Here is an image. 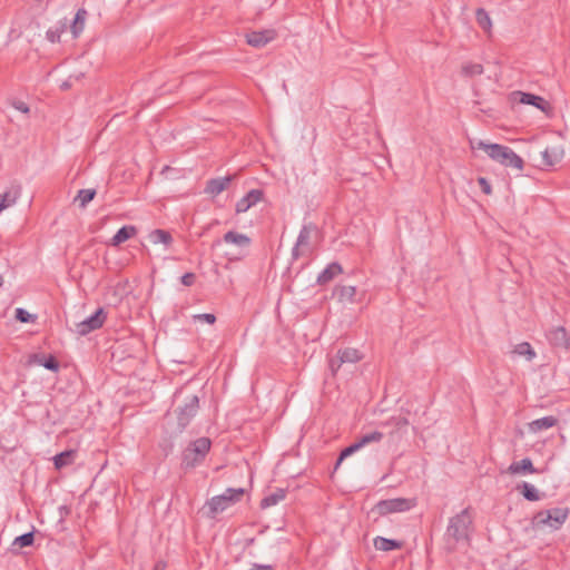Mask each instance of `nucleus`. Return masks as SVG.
Segmentation results:
<instances>
[{"mask_svg": "<svg viewBox=\"0 0 570 570\" xmlns=\"http://www.w3.org/2000/svg\"><path fill=\"white\" fill-rule=\"evenodd\" d=\"M469 146L473 151H484L490 159L504 167H510L517 170H522L524 167L523 159L508 146L487 142L475 138H469Z\"/></svg>", "mask_w": 570, "mask_h": 570, "instance_id": "f257e3e1", "label": "nucleus"}, {"mask_svg": "<svg viewBox=\"0 0 570 570\" xmlns=\"http://www.w3.org/2000/svg\"><path fill=\"white\" fill-rule=\"evenodd\" d=\"M569 515L568 508H552L548 510H541L532 518V525L534 528H549L551 530H558L567 521Z\"/></svg>", "mask_w": 570, "mask_h": 570, "instance_id": "f03ea898", "label": "nucleus"}, {"mask_svg": "<svg viewBox=\"0 0 570 570\" xmlns=\"http://www.w3.org/2000/svg\"><path fill=\"white\" fill-rule=\"evenodd\" d=\"M472 525V517L470 514L469 509L462 510L459 514L452 517L450 519L448 529H446V537L448 540H452L453 543H456L459 541L468 540L470 529Z\"/></svg>", "mask_w": 570, "mask_h": 570, "instance_id": "7ed1b4c3", "label": "nucleus"}, {"mask_svg": "<svg viewBox=\"0 0 570 570\" xmlns=\"http://www.w3.org/2000/svg\"><path fill=\"white\" fill-rule=\"evenodd\" d=\"M212 442L208 438H199L191 442L183 452L181 465L191 469L198 465L209 452Z\"/></svg>", "mask_w": 570, "mask_h": 570, "instance_id": "20e7f679", "label": "nucleus"}, {"mask_svg": "<svg viewBox=\"0 0 570 570\" xmlns=\"http://www.w3.org/2000/svg\"><path fill=\"white\" fill-rule=\"evenodd\" d=\"M244 495V489L228 488L223 494L213 497L208 502V515L215 518L218 513L225 511L229 505L238 502Z\"/></svg>", "mask_w": 570, "mask_h": 570, "instance_id": "39448f33", "label": "nucleus"}, {"mask_svg": "<svg viewBox=\"0 0 570 570\" xmlns=\"http://www.w3.org/2000/svg\"><path fill=\"white\" fill-rule=\"evenodd\" d=\"M415 507L414 499L394 498L379 501L371 510L376 517H385L391 513L405 512Z\"/></svg>", "mask_w": 570, "mask_h": 570, "instance_id": "423d86ee", "label": "nucleus"}, {"mask_svg": "<svg viewBox=\"0 0 570 570\" xmlns=\"http://www.w3.org/2000/svg\"><path fill=\"white\" fill-rule=\"evenodd\" d=\"M317 232V228L314 224H305L299 230V234L297 236L296 243L294 247L292 248V258L294 261L303 257L308 256L312 254L313 247H312V235Z\"/></svg>", "mask_w": 570, "mask_h": 570, "instance_id": "0eeeda50", "label": "nucleus"}, {"mask_svg": "<svg viewBox=\"0 0 570 570\" xmlns=\"http://www.w3.org/2000/svg\"><path fill=\"white\" fill-rule=\"evenodd\" d=\"M199 409V400L196 395H190L186 399L184 405H179L175 411L177 414V422L179 431H183L197 414Z\"/></svg>", "mask_w": 570, "mask_h": 570, "instance_id": "6e6552de", "label": "nucleus"}, {"mask_svg": "<svg viewBox=\"0 0 570 570\" xmlns=\"http://www.w3.org/2000/svg\"><path fill=\"white\" fill-rule=\"evenodd\" d=\"M106 321V313L104 308H98L95 314L87 317L76 325V331L79 335H87L90 332L100 328Z\"/></svg>", "mask_w": 570, "mask_h": 570, "instance_id": "1a4fd4ad", "label": "nucleus"}, {"mask_svg": "<svg viewBox=\"0 0 570 570\" xmlns=\"http://www.w3.org/2000/svg\"><path fill=\"white\" fill-rule=\"evenodd\" d=\"M276 38L277 31L275 29L249 31L245 35L247 45L254 48H263L267 43L274 41Z\"/></svg>", "mask_w": 570, "mask_h": 570, "instance_id": "9d476101", "label": "nucleus"}, {"mask_svg": "<svg viewBox=\"0 0 570 570\" xmlns=\"http://www.w3.org/2000/svg\"><path fill=\"white\" fill-rule=\"evenodd\" d=\"M509 101L511 104L531 105L542 111H544L547 107V101L542 97L519 90L512 91L509 95Z\"/></svg>", "mask_w": 570, "mask_h": 570, "instance_id": "9b49d317", "label": "nucleus"}, {"mask_svg": "<svg viewBox=\"0 0 570 570\" xmlns=\"http://www.w3.org/2000/svg\"><path fill=\"white\" fill-rule=\"evenodd\" d=\"M222 242H224L226 244L236 245L239 248H247V247H249V245L252 243L250 238L247 235L237 233L235 230L227 232L223 236L222 240L220 239L215 240L214 246H218Z\"/></svg>", "mask_w": 570, "mask_h": 570, "instance_id": "f8f14e48", "label": "nucleus"}, {"mask_svg": "<svg viewBox=\"0 0 570 570\" xmlns=\"http://www.w3.org/2000/svg\"><path fill=\"white\" fill-rule=\"evenodd\" d=\"M263 197V191L259 189H252L249 190L242 199H239L236 203V213H245L247 212L252 206L257 204Z\"/></svg>", "mask_w": 570, "mask_h": 570, "instance_id": "ddd939ff", "label": "nucleus"}, {"mask_svg": "<svg viewBox=\"0 0 570 570\" xmlns=\"http://www.w3.org/2000/svg\"><path fill=\"white\" fill-rule=\"evenodd\" d=\"M234 177L235 176L229 175L225 177L209 179L206 184L205 193L212 196L219 195L229 186Z\"/></svg>", "mask_w": 570, "mask_h": 570, "instance_id": "4468645a", "label": "nucleus"}, {"mask_svg": "<svg viewBox=\"0 0 570 570\" xmlns=\"http://www.w3.org/2000/svg\"><path fill=\"white\" fill-rule=\"evenodd\" d=\"M547 337L549 342L554 346L568 347L570 345L568 333L562 326L550 330Z\"/></svg>", "mask_w": 570, "mask_h": 570, "instance_id": "2eb2a0df", "label": "nucleus"}, {"mask_svg": "<svg viewBox=\"0 0 570 570\" xmlns=\"http://www.w3.org/2000/svg\"><path fill=\"white\" fill-rule=\"evenodd\" d=\"M558 424V419L553 415L544 416L541 419L533 420L528 424V430L531 433H539L544 430H549Z\"/></svg>", "mask_w": 570, "mask_h": 570, "instance_id": "dca6fc26", "label": "nucleus"}, {"mask_svg": "<svg viewBox=\"0 0 570 570\" xmlns=\"http://www.w3.org/2000/svg\"><path fill=\"white\" fill-rule=\"evenodd\" d=\"M508 472L510 474H533L538 470L529 458H524L521 461L512 462L508 468Z\"/></svg>", "mask_w": 570, "mask_h": 570, "instance_id": "f3484780", "label": "nucleus"}, {"mask_svg": "<svg viewBox=\"0 0 570 570\" xmlns=\"http://www.w3.org/2000/svg\"><path fill=\"white\" fill-rule=\"evenodd\" d=\"M87 17L88 11L85 8H80L77 10L75 18L70 24V31L73 38H78L79 35L83 31Z\"/></svg>", "mask_w": 570, "mask_h": 570, "instance_id": "a211bd4d", "label": "nucleus"}, {"mask_svg": "<svg viewBox=\"0 0 570 570\" xmlns=\"http://www.w3.org/2000/svg\"><path fill=\"white\" fill-rule=\"evenodd\" d=\"M382 428H391V435L405 431L409 425V420L405 416H392L380 424Z\"/></svg>", "mask_w": 570, "mask_h": 570, "instance_id": "6ab92c4d", "label": "nucleus"}, {"mask_svg": "<svg viewBox=\"0 0 570 570\" xmlns=\"http://www.w3.org/2000/svg\"><path fill=\"white\" fill-rule=\"evenodd\" d=\"M20 186H12L9 190L0 195V213L12 206L20 196Z\"/></svg>", "mask_w": 570, "mask_h": 570, "instance_id": "aec40b11", "label": "nucleus"}, {"mask_svg": "<svg viewBox=\"0 0 570 570\" xmlns=\"http://www.w3.org/2000/svg\"><path fill=\"white\" fill-rule=\"evenodd\" d=\"M342 272L343 268L338 263H331L322 273H320V275L317 276V283L320 285H325L330 283L335 276L340 275Z\"/></svg>", "mask_w": 570, "mask_h": 570, "instance_id": "412c9836", "label": "nucleus"}, {"mask_svg": "<svg viewBox=\"0 0 570 570\" xmlns=\"http://www.w3.org/2000/svg\"><path fill=\"white\" fill-rule=\"evenodd\" d=\"M334 294L337 296L340 302L354 303L356 296L355 286H337Z\"/></svg>", "mask_w": 570, "mask_h": 570, "instance_id": "4be33fe9", "label": "nucleus"}, {"mask_svg": "<svg viewBox=\"0 0 570 570\" xmlns=\"http://www.w3.org/2000/svg\"><path fill=\"white\" fill-rule=\"evenodd\" d=\"M374 547L380 551H392L400 549L402 547V542L384 537H376L374 539Z\"/></svg>", "mask_w": 570, "mask_h": 570, "instance_id": "5701e85b", "label": "nucleus"}, {"mask_svg": "<svg viewBox=\"0 0 570 570\" xmlns=\"http://www.w3.org/2000/svg\"><path fill=\"white\" fill-rule=\"evenodd\" d=\"M75 458H76V451H73V450H67V451H63V452L57 454L53 458V463H55L56 469H62L65 466L72 464L75 461Z\"/></svg>", "mask_w": 570, "mask_h": 570, "instance_id": "b1692460", "label": "nucleus"}, {"mask_svg": "<svg viewBox=\"0 0 570 570\" xmlns=\"http://www.w3.org/2000/svg\"><path fill=\"white\" fill-rule=\"evenodd\" d=\"M67 28L68 21L67 19H63L59 21L56 27L48 29L46 37L52 43L59 42L61 35L67 30Z\"/></svg>", "mask_w": 570, "mask_h": 570, "instance_id": "393cba45", "label": "nucleus"}, {"mask_svg": "<svg viewBox=\"0 0 570 570\" xmlns=\"http://www.w3.org/2000/svg\"><path fill=\"white\" fill-rule=\"evenodd\" d=\"M35 535L33 532H28L22 535L17 537L11 543V551L17 553L20 549L30 547L33 543Z\"/></svg>", "mask_w": 570, "mask_h": 570, "instance_id": "a878e982", "label": "nucleus"}, {"mask_svg": "<svg viewBox=\"0 0 570 570\" xmlns=\"http://www.w3.org/2000/svg\"><path fill=\"white\" fill-rule=\"evenodd\" d=\"M512 354L523 356L527 361L531 362L537 353L528 342H522L520 344H517L514 348L512 350Z\"/></svg>", "mask_w": 570, "mask_h": 570, "instance_id": "bb28decb", "label": "nucleus"}, {"mask_svg": "<svg viewBox=\"0 0 570 570\" xmlns=\"http://www.w3.org/2000/svg\"><path fill=\"white\" fill-rule=\"evenodd\" d=\"M338 355L341 357V362L344 363H356L362 360L363 355L361 352L353 347H346L343 350H340Z\"/></svg>", "mask_w": 570, "mask_h": 570, "instance_id": "cd10ccee", "label": "nucleus"}, {"mask_svg": "<svg viewBox=\"0 0 570 570\" xmlns=\"http://www.w3.org/2000/svg\"><path fill=\"white\" fill-rule=\"evenodd\" d=\"M285 497H286V491L284 489H277L275 492L266 495L261 501V507L263 509H265V508H269V507L276 505L278 502L284 500Z\"/></svg>", "mask_w": 570, "mask_h": 570, "instance_id": "c85d7f7f", "label": "nucleus"}, {"mask_svg": "<svg viewBox=\"0 0 570 570\" xmlns=\"http://www.w3.org/2000/svg\"><path fill=\"white\" fill-rule=\"evenodd\" d=\"M149 240L153 244H164L166 246L170 245L173 242V237L169 232L165 229H155L149 234Z\"/></svg>", "mask_w": 570, "mask_h": 570, "instance_id": "c756f323", "label": "nucleus"}, {"mask_svg": "<svg viewBox=\"0 0 570 570\" xmlns=\"http://www.w3.org/2000/svg\"><path fill=\"white\" fill-rule=\"evenodd\" d=\"M135 234L136 228L134 226H124L112 237V245H120L121 243L131 238Z\"/></svg>", "mask_w": 570, "mask_h": 570, "instance_id": "7c9ffc66", "label": "nucleus"}, {"mask_svg": "<svg viewBox=\"0 0 570 570\" xmlns=\"http://www.w3.org/2000/svg\"><path fill=\"white\" fill-rule=\"evenodd\" d=\"M384 434L380 431H372L363 434L357 441H355L362 449L372 443H380L383 440Z\"/></svg>", "mask_w": 570, "mask_h": 570, "instance_id": "2f4dec72", "label": "nucleus"}, {"mask_svg": "<svg viewBox=\"0 0 570 570\" xmlns=\"http://www.w3.org/2000/svg\"><path fill=\"white\" fill-rule=\"evenodd\" d=\"M475 20L478 22V24L484 30V31H488L490 30L491 26H492V21H491V18L489 16V13L485 11V9L483 8H478L475 10Z\"/></svg>", "mask_w": 570, "mask_h": 570, "instance_id": "473e14b6", "label": "nucleus"}, {"mask_svg": "<svg viewBox=\"0 0 570 570\" xmlns=\"http://www.w3.org/2000/svg\"><path fill=\"white\" fill-rule=\"evenodd\" d=\"M562 157V153H559L556 148H547L542 153L543 163L547 166H553Z\"/></svg>", "mask_w": 570, "mask_h": 570, "instance_id": "72a5a7b5", "label": "nucleus"}, {"mask_svg": "<svg viewBox=\"0 0 570 570\" xmlns=\"http://www.w3.org/2000/svg\"><path fill=\"white\" fill-rule=\"evenodd\" d=\"M521 493L529 501H538L540 499L538 490L527 482L522 483Z\"/></svg>", "mask_w": 570, "mask_h": 570, "instance_id": "f704fd0d", "label": "nucleus"}, {"mask_svg": "<svg viewBox=\"0 0 570 570\" xmlns=\"http://www.w3.org/2000/svg\"><path fill=\"white\" fill-rule=\"evenodd\" d=\"M96 195L95 189H80L76 197V200L79 202L81 207H86L88 203H90Z\"/></svg>", "mask_w": 570, "mask_h": 570, "instance_id": "c9c22d12", "label": "nucleus"}, {"mask_svg": "<svg viewBox=\"0 0 570 570\" xmlns=\"http://www.w3.org/2000/svg\"><path fill=\"white\" fill-rule=\"evenodd\" d=\"M35 357H36L38 364L42 365L47 370H50V371H53V372H57L59 370V362L52 355H50L45 361L39 358L37 355Z\"/></svg>", "mask_w": 570, "mask_h": 570, "instance_id": "e433bc0d", "label": "nucleus"}, {"mask_svg": "<svg viewBox=\"0 0 570 570\" xmlns=\"http://www.w3.org/2000/svg\"><path fill=\"white\" fill-rule=\"evenodd\" d=\"M361 448L358 446V444L356 442L352 443L350 446L345 448L338 459H337V462H336V465H335V469H337V466L342 463L343 460H345L347 456L354 454L355 452L360 451Z\"/></svg>", "mask_w": 570, "mask_h": 570, "instance_id": "4c0bfd02", "label": "nucleus"}, {"mask_svg": "<svg viewBox=\"0 0 570 570\" xmlns=\"http://www.w3.org/2000/svg\"><path fill=\"white\" fill-rule=\"evenodd\" d=\"M16 318L21 323L35 322L37 316L30 314L28 311L19 307L16 309Z\"/></svg>", "mask_w": 570, "mask_h": 570, "instance_id": "58836bf2", "label": "nucleus"}, {"mask_svg": "<svg viewBox=\"0 0 570 570\" xmlns=\"http://www.w3.org/2000/svg\"><path fill=\"white\" fill-rule=\"evenodd\" d=\"M195 321L198 322H206L208 324H214L216 322V316L210 313H204V314H196L193 316Z\"/></svg>", "mask_w": 570, "mask_h": 570, "instance_id": "ea45409f", "label": "nucleus"}, {"mask_svg": "<svg viewBox=\"0 0 570 570\" xmlns=\"http://www.w3.org/2000/svg\"><path fill=\"white\" fill-rule=\"evenodd\" d=\"M478 184L481 188V190L485 194V195H490L492 193V188H491V185L489 183V180L484 177H479L478 178Z\"/></svg>", "mask_w": 570, "mask_h": 570, "instance_id": "a19ab883", "label": "nucleus"}, {"mask_svg": "<svg viewBox=\"0 0 570 570\" xmlns=\"http://www.w3.org/2000/svg\"><path fill=\"white\" fill-rule=\"evenodd\" d=\"M11 106L23 114H29L30 111L28 105L21 100H12Z\"/></svg>", "mask_w": 570, "mask_h": 570, "instance_id": "79ce46f5", "label": "nucleus"}, {"mask_svg": "<svg viewBox=\"0 0 570 570\" xmlns=\"http://www.w3.org/2000/svg\"><path fill=\"white\" fill-rule=\"evenodd\" d=\"M342 364H344V362H341V357L337 354L336 357H334L330 361V368H331L332 373L335 374L338 371V368L342 366Z\"/></svg>", "mask_w": 570, "mask_h": 570, "instance_id": "37998d69", "label": "nucleus"}, {"mask_svg": "<svg viewBox=\"0 0 570 570\" xmlns=\"http://www.w3.org/2000/svg\"><path fill=\"white\" fill-rule=\"evenodd\" d=\"M196 275L194 273H186L181 276L180 281L185 286H191L195 283Z\"/></svg>", "mask_w": 570, "mask_h": 570, "instance_id": "c03bdc74", "label": "nucleus"}, {"mask_svg": "<svg viewBox=\"0 0 570 570\" xmlns=\"http://www.w3.org/2000/svg\"><path fill=\"white\" fill-rule=\"evenodd\" d=\"M72 79H75L76 81H78L80 79V77H69V79L67 81H63L60 83V89L61 90H68L71 86H72Z\"/></svg>", "mask_w": 570, "mask_h": 570, "instance_id": "a18cd8bd", "label": "nucleus"}, {"mask_svg": "<svg viewBox=\"0 0 570 570\" xmlns=\"http://www.w3.org/2000/svg\"><path fill=\"white\" fill-rule=\"evenodd\" d=\"M249 570H274V568L271 564L255 563Z\"/></svg>", "mask_w": 570, "mask_h": 570, "instance_id": "49530a36", "label": "nucleus"}, {"mask_svg": "<svg viewBox=\"0 0 570 570\" xmlns=\"http://www.w3.org/2000/svg\"><path fill=\"white\" fill-rule=\"evenodd\" d=\"M462 71H464V72H468V71H482V66L476 65V66H474L473 68H470V67H468V66H464V67L462 68Z\"/></svg>", "mask_w": 570, "mask_h": 570, "instance_id": "de8ad7c7", "label": "nucleus"}, {"mask_svg": "<svg viewBox=\"0 0 570 570\" xmlns=\"http://www.w3.org/2000/svg\"><path fill=\"white\" fill-rule=\"evenodd\" d=\"M153 570H163V568H160L159 564L155 566V568Z\"/></svg>", "mask_w": 570, "mask_h": 570, "instance_id": "09e8293b", "label": "nucleus"}, {"mask_svg": "<svg viewBox=\"0 0 570 570\" xmlns=\"http://www.w3.org/2000/svg\"><path fill=\"white\" fill-rule=\"evenodd\" d=\"M168 170H170V168L168 166H165V168L163 169V173L168 171Z\"/></svg>", "mask_w": 570, "mask_h": 570, "instance_id": "8fccbe9b", "label": "nucleus"}]
</instances>
